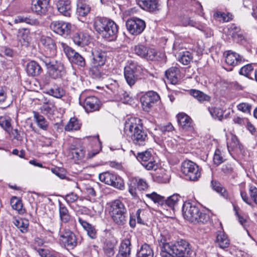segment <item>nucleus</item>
Returning <instances> with one entry per match:
<instances>
[{"label":"nucleus","mask_w":257,"mask_h":257,"mask_svg":"<svg viewBox=\"0 0 257 257\" xmlns=\"http://www.w3.org/2000/svg\"><path fill=\"white\" fill-rule=\"evenodd\" d=\"M158 243L162 257H190L192 253L189 243L183 239L174 244L170 243L166 238L161 235Z\"/></svg>","instance_id":"1"},{"label":"nucleus","mask_w":257,"mask_h":257,"mask_svg":"<svg viewBox=\"0 0 257 257\" xmlns=\"http://www.w3.org/2000/svg\"><path fill=\"white\" fill-rule=\"evenodd\" d=\"M124 134L138 146H144L148 142V136L143 130L142 120L138 118L127 119L124 126Z\"/></svg>","instance_id":"2"},{"label":"nucleus","mask_w":257,"mask_h":257,"mask_svg":"<svg viewBox=\"0 0 257 257\" xmlns=\"http://www.w3.org/2000/svg\"><path fill=\"white\" fill-rule=\"evenodd\" d=\"M107 205L112 221L117 225H124L127 219V209L124 203L119 199H115L108 203Z\"/></svg>","instance_id":"3"},{"label":"nucleus","mask_w":257,"mask_h":257,"mask_svg":"<svg viewBox=\"0 0 257 257\" xmlns=\"http://www.w3.org/2000/svg\"><path fill=\"white\" fill-rule=\"evenodd\" d=\"M183 215L185 219L194 223H204L208 219V216L202 212L191 203L186 202L182 207Z\"/></svg>","instance_id":"4"},{"label":"nucleus","mask_w":257,"mask_h":257,"mask_svg":"<svg viewBox=\"0 0 257 257\" xmlns=\"http://www.w3.org/2000/svg\"><path fill=\"white\" fill-rule=\"evenodd\" d=\"M134 53L140 57L150 61H160L164 54L157 52L155 49L149 48L143 44H138L133 48Z\"/></svg>","instance_id":"5"},{"label":"nucleus","mask_w":257,"mask_h":257,"mask_svg":"<svg viewBox=\"0 0 257 257\" xmlns=\"http://www.w3.org/2000/svg\"><path fill=\"white\" fill-rule=\"evenodd\" d=\"M181 172L186 180L197 181L201 175L199 166L190 160H185L181 164Z\"/></svg>","instance_id":"6"},{"label":"nucleus","mask_w":257,"mask_h":257,"mask_svg":"<svg viewBox=\"0 0 257 257\" xmlns=\"http://www.w3.org/2000/svg\"><path fill=\"white\" fill-rule=\"evenodd\" d=\"M128 187L129 193L134 198H137L139 197L137 190L146 191L148 189L149 186L145 179L135 177L129 179Z\"/></svg>","instance_id":"7"},{"label":"nucleus","mask_w":257,"mask_h":257,"mask_svg":"<svg viewBox=\"0 0 257 257\" xmlns=\"http://www.w3.org/2000/svg\"><path fill=\"white\" fill-rule=\"evenodd\" d=\"M59 241L67 249H73L77 244L76 235L69 229L60 230Z\"/></svg>","instance_id":"8"},{"label":"nucleus","mask_w":257,"mask_h":257,"mask_svg":"<svg viewBox=\"0 0 257 257\" xmlns=\"http://www.w3.org/2000/svg\"><path fill=\"white\" fill-rule=\"evenodd\" d=\"M137 158L148 170H157L159 165L154 160L151 151H146L138 153Z\"/></svg>","instance_id":"9"},{"label":"nucleus","mask_w":257,"mask_h":257,"mask_svg":"<svg viewBox=\"0 0 257 257\" xmlns=\"http://www.w3.org/2000/svg\"><path fill=\"white\" fill-rule=\"evenodd\" d=\"M125 25L127 30L133 35H140L144 31L146 27L145 21L136 17L127 20Z\"/></svg>","instance_id":"10"},{"label":"nucleus","mask_w":257,"mask_h":257,"mask_svg":"<svg viewBox=\"0 0 257 257\" xmlns=\"http://www.w3.org/2000/svg\"><path fill=\"white\" fill-rule=\"evenodd\" d=\"M97 29L101 31L103 28L102 27H106V31L102 33V37L109 39L110 40H113L115 39L118 33V26L113 21L110 20H108V23H101L100 22L97 23Z\"/></svg>","instance_id":"11"},{"label":"nucleus","mask_w":257,"mask_h":257,"mask_svg":"<svg viewBox=\"0 0 257 257\" xmlns=\"http://www.w3.org/2000/svg\"><path fill=\"white\" fill-rule=\"evenodd\" d=\"M160 99L159 94L153 91H149L141 98V102L144 110L149 112L154 104Z\"/></svg>","instance_id":"12"},{"label":"nucleus","mask_w":257,"mask_h":257,"mask_svg":"<svg viewBox=\"0 0 257 257\" xmlns=\"http://www.w3.org/2000/svg\"><path fill=\"white\" fill-rule=\"evenodd\" d=\"M177 121L185 132L192 135L195 134L194 124L192 119L185 113H180L177 116Z\"/></svg>","instance_id":"13"},{"label":"nucleus","mask_w":257,"mask_h":257,"mask_svg":"<svg viewBox=\"0 0 257 257\" xmlns=\"http://www.w3.org/2000/svg\"><path fill=\"white\" fill-rule=\"evenodd\" d=\"M50 27L55 33L65 37L70 33L71 25L62 21H56L51 23Z\"/></svg>","instance_id":"14"},{"label":"nucleus","mask_w":257,"mask_h":257,"mask_svg":"<svg viewBox=\"0 0 257 257\" xmlns=\"http://www.w3.org/2000/svg\"><path fill=\"white\" fill-rule=\"evenodd\" d=\"M145 210L139 209L136 212H132L130 215L129 224L131 227L135 228L136 225V217H137V223L144 225L147 221Z\"/></svg>","instance_id":"15"},{"label":"nucleus","mask_w":257,"mask_h":257,"mask_svg":"<svg viewBox=\"0 0 257 257\" xmlns=\"http://www.w3.org/2000/svg\"><path fill=\"white\" fill-rule=\"evenodd\" d=\"M83 106L87 112H94L100 108V101L94 96H88L83 101Z\"/></svg>","instance_id":"16"},{"label":"nucleus","mask_w":257,"mask_h":257,"mask_svg":"<svg viewBox=\"0 0 257 257\" xmlns=\"http://www.w3.org/2000/svg\"><path fill=\"white\" fill-rule=\"evenodd\" d=\"M245 61V59L242 56L231 51H228L226 54L225 62L229 66L234 67Z\"/></svg>","instance_id":"17"},{"label":"nucleus","mask_w":257,"mask_h":257,"mask_svg":"<svg viewBox=\"0 0 257 257\" xmlns=\"http://www.w3.org/2000/svg\"><path fill=\"white\" fill-rule=\"evenodd\" d=\"M49 0H33L31 9L38 15L44 14L47 11Z\"/></svg>","instance_id":"18"},{"label":"nucleus","mask_w":257,"mask_h":257,"mask_svg":"<svg viewBox=\"0 0 257 257\" xmlns=\"http://www.w3.org/2000/svg\"><path fill=\"white\" fill-rule=\"evenodd\" d=\"M40 43L45 47V51L49 55L53 56L56 54V46L54 40L50 37L45 36H41Z\"/></svg>","instance_id":"19"},{"label":"nucleus","mask_w":257,"mask_h":257,"mask_svg":"<svg viewBox=\"0 0 257 257\" xmlns=\"http://www.w3.org/2000/svg\"><path fill=\"white\" fill-rule=\"evenodd\" d=\"M92 64L93 67L103 66L106 61V53L99 50H95L92 52Z\"/></svg>","instance_id":"20"},{"label":"nucleus","mask_w":257,"mask_h":257,"mask_svg":"<svg viewBox=\"0 0 257 257\" xmlns=\"http://www.w3.org/2000/svg\"><path fill=\"white\" fill-rule=\"evenodd\" d=\"M58 11L65 17H70L72 10L70 2L68 0H58L56 3Z\"/></svg>","instance_id":"21"},{"label":"nucleus","mask_w":257,"mask_h":257,"mask_svg":"<svg viewBox=\"0 0 257 257\" xmlns=\"http://www.w3.org/2000/svg\"><path fill=\"white\" fill-rule=\"evenodd\" d=\"M131 243L128 239H123L119 247L116 257H130Z\"/></svg>","instance_id":"22"},{"label":"nucleus","mask_w":257,"mask_h":257,"mask_svg":"<svg viewBox=\"0 0 257 257\" xmlns=\"http://www.w3.org/2000/svg\"><path fill=\"white\" fill-rule=\"evenodd\" d=\"M156 171L154 176L156 181L162 183H166L169 181L170 178L169 172L162 168H158Z\"/></svg>","instance_id":"23"},{"label":"nucleus","mask_w":257,"mask_h":257,"mask_svg":"<svg viewBox=\"0 0 257 257\" xmlns=\"http://www.w3.org/2000/svg\"><path fill=\"white\" fill-rule=\"evenodd\" d=\"M73 42L79 46L83 47L87 45L90 40V36L82 32L75 33L73 37Z\"/></svg>","instance_id":"24"},{"label":"nucleus","mask_w":257,"mask_h":257,"mask_svg":"<svg viewBox=\"0 0 257 257\" xmlns=\"http://www.w3.org/2000/svg\"><path fill=\"white\" fill-rule=\"evenodd\" d=\"M42 69L40 65L35 61H31L27 64L26 72L30 76H36L41 74Z\"/></svg>","instance_id":"25"},{"label":"nucleus","mask_w":257,"mask_h":257,"mask_svg":"<svg viewBox=\"0 0 257 257\" xmlns=\"http://www.w3.org/2000/svg\"><path fill=\"white\" fill-rule=\"evenodd\" d=\"M78 221L84 229L87 232V234L90 238L95 239L97 237V230L94 226H93L81 218H78Z\"/></svg>","instance_id":"26"},{"label":"nucleus","mask_w":257,"mask_h":257,"mask_svg":"<svg viewBox=\"0 0 257 257\" xmlns=\"http://www.w3.org/2000/svg\"><path fill=\"white\" fill-rule=\"evenodd\" d=\"M13 222L22 233H26L28 231L29 222L28 219L14 217Z\"/></svg>","instance_id":"27"},{"label":"nucleus","mask_w":257,"mask_h":257,"mask_svg":"<svg viewBox=\"0 0 257 257\" xmlns=\"http://www.w3.org/2000/svg\"><path fill=\"white\" fill-rule=\"evenodd\" d=\"M90 7L84 0H78L77 3V14L81 17L86 16L90 11Z\"/></svg>","instance_id":"28"},{"label":"nucleus","mask_w":257,"mask_h":257,"mask_svg":"<svg viewBox=\"0 0 257 257\" xmlns=\"http://www.w3.org/2000/svg\"><path fill=\"white\" fill-rule=\"evenodd\" d=\"M166 76L171 83L176 84L180 77V70L177 67H171L166 70Z\"/></svg>","instance_id":"29"},{"label":"nucleus","mask_w":257,"mask_h":257,"mask_svg":"<svg viewBox=\"0 0 257 257\" xmlns=\"http://www.w3.org/2000/svg\"><path fill=\"white\" fill-rule=\"evenodd\" d=\"M63 70V65L60 62H58L54 66L48 69V72L49 75L52 78L57 79L61 77Z\"/></svg>","instance_id":"30"},{"label":"nucleus","mask_w":257,"mask_h":257,"mask_svg":"<svg viewBox=\"0 0 257 257\" xmlns=\"http://www.w3.org/2000/svg\"><path fill=\"white\" fill-rule=\"evenodd\" d=\"M90 138L93 141L94 148H93L92 150H89L88 151L87 158L89 159L93 158L96 154H98L101 149V144L98 136H94L93 137H90Z\"/></svg>","instance_id":"31"},{"label":"nucleus","mask_w":257,"mask_h":257,"mask_svg":"<svg viewBox=\"0 0 257 257\" xmlns=\"http://www.w3.org/2000/svg\"><path fill=\"white\" fill-rule=\"evenodd\" d=\"M216 243L219 247L225 248L228 247L229 240L224 232L220 231L216 236Z\"/></svg>","instance_id":"32"},{"label":"nucleus","mask_w":257,"mask_h":257,"mask_svg":"<svg viewBox=\"0 0 257 257\" xmlns=\"http://www.w3.org/2000/svg\"><path fill=\"white\" fill-rule=\"evenodd\" d=\"M140 6L149 12H155L158 10V3L155 0H144L141 2Z\"/></svg>","instance_id":"33"},{"label":"nucleus","mask_w":257,"mask_h":257,"mask_svg":"<svg viewBox=\"0 0 257 257\" xmlns=\"http://www.w3.org/2000/svg\"><path fill=\"white\" fill-rule=\"evenodd\" d=\"M137 257H153L154 252L151 246L145 243L138 249L137 253Z\"/></svg>","instance_id":"34"},{"label":"nucleus","mask_w":257,"mask_h":257,"mask_svg":"<svg viewBox=\"0 0 257 257\" xmlns=\"http://www.w3.org/2000/svg\"><path fill=\"white\" fill-rule=\"evenodd\" d=\"M34 118L38 126L42 130L46 131L48 127L49 123L45 117L36 111H33Z\"/></svg>","instance_id":"35"},{"label":"nucleus","mask_w":257,"mask_h":257,"mask_svg":"<svg viewBox=\"0 0 257 257\" xmlns=\"http://www.w3.org/2000/svg\"><path fill=\"white\" fill-rule=\"evenodd\" d=\"M189 93L199 102L204 101H209L210 100V97L209 96L198 90L191 89L189 91Z\"/></svg>","instance_id":"36"},{"label":"nucleus","mask_w":257,"mask_h":257,"mask_svg":"<svg viewBox=\"0 0 257 257\" xmlns=\"http://www.w3.org/2000/svg\"><path fill=\"white\" fill-rule=\"evenodd\" d=\"M181 24L184 27L190 26L195 27L199 30H204L203 26H199V23L187 16L183 17L181 18Z\"/></svg>","instance_id":"37"},{"label":"nucleus","mask_w":257,"mask_h":257,"mask_svg":"<svg viewBox=\"0 0 257 257\" xmlns=\"http://www.w3.org/2000/svg\"><path fill=\"white\" fill-rule=\"evenodd\" d=\"M59 216L60 220L64 223L68 222L71 218L68 210L67 207L62 203H59Z\"/></svg>","instance_id":"38"},{"label":"nucleus","mask_w":257,"mask_h":257,"mask_svg":"<svg viewBox=\"0 0 257 257\" xmlns=\"http://www.w3.org/2000/svg\"><path fill=\"white\" fill-rule=\"evenodd\" d=\"M192 58V54L188 51H182L178 53V60L183 65H188Z\"/></svg>","instance_id":"39"},{"label":"nucleus","mask_w":257,"mask_h":257,"mask_svg":"<svg viewBox=\"0 0 257 257\" xmlns=\"http://www.w3.org/2000/svg\"><path fill=\"white\" fill-rule=\"evenodd\" d=\"M10 203L13 209L17 211L19 214H23L24 212L22 200L16 196L12 197Z\"/></svg>","instance_id":"40"},{"label":"nucleus","mask_w":257,"mask_h":257,"mask_svg":"<svg viewBox=\"0 0 257 257\" xmlns=\"http://www.w3.org/2000/svg\"><path fill=\"white\" fill-rule=\"evenodd\" d=\"M124 69L128 70L138 75L143 70L141 65H140L137 62L130 60L127 62V64L125 66Z\"/></svg>","instance_id":"41"},{"label":"nucleus","mask_w":257,"mask_h":257,"mask_svg":"<svg viewBox=\"0 0 257 257\" xmlns=\"http://www.w3.org/2000/svg\"><path fill=\"white\" fill-rule=\"evenodd\" d=\"M211 186L212 189L218 193L220 194L222 197L226 198L228 194L226 189L218 182L216 181H212Z\"/></svg>","instance_id":"42"},{"label":"nucleus","mask_w":257,"mask_h":257,"mask_svg":"<svg viewBox=\"0 0 257 257\" xmlns=\"http://www.w3.org/2000/svg\"><path fill=\"white\" fill-rule=\"evenodd\" d=\"M124 75L127 83L130 86L135 84L137 79V74L126 69H124Z\"/></svg>","instance_id":"43"},{"label":"nucleus","mask_w":257,"mask_h":257,"mask_svg":"<svg viewBox=\"0 0 257 257\" xmlns=\"http://www.w3.org/2000/svg\"><path fill=\"white\" fill-rule=\"evenodd\" d=\"M47 94L57 98H61L65 95V91L61 87H56L51 88L47 91Z\"/></svg>","instance_id":"44"},{"label":"nucleus","mask_w":257,"mask_h":257,"mask_svg":"<svg viewBox=\"0 0 257 257\" xmlns=\"http://www.w3.org/2000/svg\"><path fill=\"white\" fill-rule=\"evenodd\" d=\"M81 124L79 120L75 118H71L65 126L67 131H76L80 128Z\"/></svg>","instance_id":"45"},{"label":"nucleus","mask_w":257,"mask_h":257,"mask_svg":"<svg viewBox=\"0 0 257 257\" xmlns=\"http://www.w3.org/2000/svg\"><path fill=\"white\" fill-rule=\"evenodd\" d=\"M145 195L148 199L152 200L155 203L163 205L165 203L164 197L158 194L155 192L150 194H146Z\"/></svg>","instance_id":"46"},{"label":"nucleus","mask_w":257,"mask_h":257,"mask_svg":"<svg viewBox=\"0 0 257 257\" xmlns=\"http://www.w3.org/2000/svg\"><path fill=\"white\" fill-rule=\"evenodd\" d=\"M115 176V174L109 172H105L99 174V179L101 182L109 185L110 183H112V180H113Z\"/></svg>","instance_id":"47"},{"label":"nucleus","mask_w":257,"mask_h":257,"mask_svg":"<svg viewBox=\"0 0 257 257\" xmlns=\"http://www.w3.org/2000/svg\"><path fill=\"white\" fill-rule=\"evenodd\" d=\"M11 121V118L7 116H0V126L8 133H10Z\"/></svg>","instance_id":"48"},{"label":"nucleus","mask_w":257,"mask_h":257,"mask_svg":"<svg viewBox=\"0 0 257 257\" xmlns=\"http://www.w3.org/2000/svg\"><path fill=\"white\" fill-rule=\"evenodd\" d=\"M109 185L120 190H123L124 189L123 180L120 177L116 175L114 176L113 180H112V183H110Z\"/></svg>","instance_id":"49"},{"label":"nucleus","mask_w":257,"mask_h":257,"mask_svg":"<svg viewBox=\"0 0 257 257\" xmlns=\"http://www.w3.org/2000/svg\"><path fill=\"white\" fill-rule=\"evenodd\" d=\"M208 110L211 116L218 120H221L223 116L224 112L223 110L218 107H209Z\"/></svg>","instance_id":"50"},{"label":"nucleus","mask_w":257,"mask_h":257,"mask_svg":"<svg viewBox=\"0 0 257 257\" xmlns=\"http://www.w3.org/2000/svg\"><path fill=\"white\" fill-rule=\"evenodd\" d=\"M224 160L223 152L218 149H216L214 153L213 159L214 164L218 166L222 163Z\"/></svg>","instance_id":"51"},{"label":"nucleus","mask_w":257,"mask_h":257,"mask_svg":"<svg viewBox=\"0 0 257 257\" xmlns=\"http://www.w3.org/2000/svg\"><path fill=\"white\" fill-rule=\"evenodd\" d=\"M40 59L41 61L45 65L48 70L58 62V61L55 60L53 58L46 56L40 57Z\"/></svg>","instance_id":"52"},{"label":"nucleus","mask_w":257,"mask_h":257,"mask_svg":"<svg viewBox=\"0 0 257 257\" xmlns=\"http://www.w3.org/2000/svg\"><path fill=\"white\" fill-rule=\"evenodd\" d=\"M180 197L179 195L176 194L170 196L167 200L165 199V203L168 206L173 208L174 207L179 201Z\"/></svg>","instance_id":"53"},{"label":"nucleus","mask_w":257,"mask_h":257,"mask_svg":"<svg viewBox=\"0 0 257 257\" xmlns=\"http://www.w3.org/2000/svg\"><path fill=\"white\" fill-rule=\"evenodd\" d=\"M59 44L63 48L64 53L70 61L73 58V56L76 55V52L63 42H61Z\"/></svg>","instance_id":"54"},{"label":"nucleus","mask_w":257,"mask_h":257,"mask_svg":"<svg viewBox=\"0 0 257 257\" xmlns=\"http://www.w3.org/2000/svg\"><path fill=\"white\" fill-rule=\"evenodd\" d=\"M85 151L82 148L72 149L71 154L74 159L79 160L83 159L85 156Z\"/></svg>","instance_id":"55"},{"label":"nucleus","mask_w":257,"mask_h":257,"mask_svg":"<svg viewBox=\"0 0 257 257\" xmlns=\"http://www.w3.org/2000/svg\"><path fill=\"white\" fill-rule=\"evenodd\" d=\"M214 16L218 19V21L222 22H227L232 20V15L227 13L225 14L223 12H218L214 14Z\"/></svg>","instance_id":"56"},{"label":"nucleus","mask_w":257,"mask_h":257,"mask_svg":"<svg viewBox=\"0 0 257 257\" xmlns=\"http://www.w3.org/2000/svg\"><path fill=\"white\" fill-rule=\"evenodd\" d=\"M106 86L114 93H116L118 92L119 85L116 80L109 78L107 81Z\"/></svg>","instance_id":"57"},{"label":"nucleus","mask_w":257,"mask_h":257,"mask_svg":"<svg viewBox=\"0 0 257 257\" xmlns=\"http://www.w3.org/2000/svg\"><path fill=\"white\" fill-rule=\"evenodd\" d=\"M69 61L81 67L85 65V61L84 58L77 52L76 53V55H74Z\"/></svg>","instance_id":"58"},{"label":"nucleus","mask_w":257,"mask_h":257,"mask_svg":"<svg viewBox=\"0 0 257 257\" xmlns=\"http://www.w3.org/2000/svg\"><path fill=\"white\" fill-rule=\"evenodd\" d=\"M54 109L55 107L54 104L51 102L44 103L40 108L41 112L45 114L52 113L54 110Z\"/></svg>","instance_id":"59"},{"label":"nucleus","mask_w":257,"mask_h":257,"mask_svg":"<svg viewBox=\"0 0 257 257\" xmlns=\"http://www.w3.org/2000/svg\"><path fill=\"white\" fill-rule=\"evenodd\" d=\"M104 22L106 23H108V19H105V18H98L97 19H96L94 22V24H93V26H94V29L95 30V31L98 33H99L102 37V33L104 32H105L106 31V30H107V28H106V27L105 26H103L102 27L103 29H102V31L101 30V31H100L98 29H97V23L98 22H100L101 23H104Z\"/></svg>","instance_id":"60"},{"label":"nucleus","mask_w":257,"mask_h":257,"mask_svg":"<svg viewBox=\"0 0 257 257\" xmlns=\"http://www.w3.org/2000/svg\"><path fill=\"white\" fill-rule=\"evenodd\" d=\"M253 68L251 64H247L242 67L239 71L241 75L248 77L249 74L253 71Z\"/></svg>","instance_id":"61"},{"label":"nucleus","mask_w":257,"mask_h":257,"mask_svg":"<svg viewBox=\"0 0 257 257\" xmlns=\"http://www.w3.org/2000/svg\"><path fill=\"white\" fill-rule=\"evenodd\" d=\"M235 210V214L237 217V219L240 224L243 226L244 228L247 225L248 220L247 217L245 215H242L238 213V211L236 209V207H234Z\"/></svg>","instance_id":"62"},{"label":"nucleus","mask_w":257,"mask_h":257,"mask_svg":"<svg viewBox=\"0 0 257 257\" xmlns=\"http://www.w3.org/2000/svg\"><path fill=\"white\" fill-rule=\"evenodd\" d=\"M35 21L33 20L22 16H18L15 20V23H26L28 24L33 25L35 24Z\"/></svg>","instance_id":"63"},{"label":"nucleus","mask_w":257,"mask_h":257,"mask_svg":"<svg viewBox=\"0 0 257 257\" xmlns=\"http://www.w3.org/2000/svg\"><path fill=\"white\" fill-rule=\"evenodd\" d=\"M78 198V195L74 193H70L65 196L64 199L66 201L70 204L75 202Z\"/></svg>","instance_id":"64"}]
</instances>
